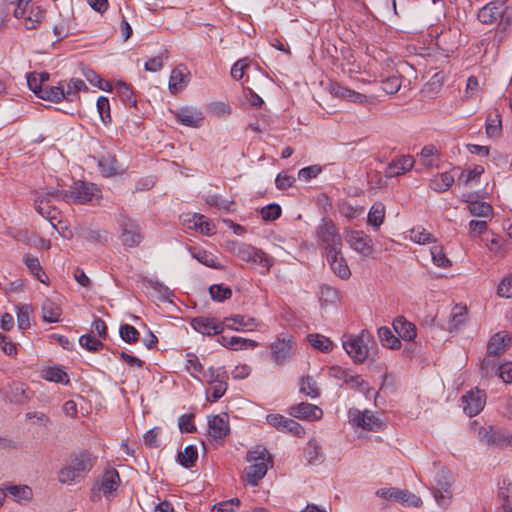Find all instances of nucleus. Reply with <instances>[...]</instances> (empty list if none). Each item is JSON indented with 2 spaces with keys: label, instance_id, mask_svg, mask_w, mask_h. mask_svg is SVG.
Segmentation results:
<instances>
[{
  "label": "nucleus",
  "instance_id": "obj_1",
  "mask_svg": "<svg viewBox=\"0 0 512 512\" xmlns=\"http://www.w3.org/2000/svg\"><path fill=\"white\" fill-rule=\"evenodd\" d=\"M477 18L482 24L498 25L494 41L499 45L504 38L506 29L512 23V6L502 0L491 1L479 9Z\"/></svg>",
  "mask_w": 512,
  "mask_h": 512
},
{
  "label": "nucleus",
  "instance_id": "obj_2",
  "mask_svg": "<svg viewBox=\"0 0 512 512\" xmlns=\"http://www.w3.org/2000/svg\"><path fill=\"white\" fill-rule=\"evenodd\" d=\"M95 462L96 457L87 450L71 454L66 464L58 472V481L67 485L80 481L92 470Z\"/></svg>",
  "mask_w": 512,
  "mask_h": 512
},
{
  "label": "nucleus",
  "instance_id": "obj_3",
  "mask_svg": "<svg viewBox=\"0 0 512 512\" xmlns=\"http://www.w3.org/2000/svg\"><path fill=\"white\" fill-rule=\"evenodd\" d=\"M246 460L251 463L244 470L246 482L256 486L267 474L268 467L272 466L271 456L266 448L256 447L248 452Z\"/></svg>",
  "mask_w": 512,
  "mask_h": 512
},
{
  "label": "nucleus",
  "instance_id": "obj_4",
  "mask_svg": "<svg viewBox=\"0 0 512 512\" xmlns=\"http://www.w3.org/2000/svg\"><path fill=\"white\" fill-rule=\"evenodd\" d=\"M318 245L326 254L340 253L343 248L342 237L336 224L330 218H322L316 227Z\"/></svg>",
  "mask_w": 512,
  "mask_h": 512
},
{
  "label": "nucleus",
  "instance_id": "obj_5",
  "mask_svg": "<svg viewBox=\"0 0 512 512\" xmlns=\"http://www.w3.org/2000/svg\"><path fill=\"white\" fill-rule=\"evenodd\" d=\"M373 341V336L368 330H362L356 336H349L343 341V348L353 359L354 363H363L369 354V344Z\"/></svg>",
  "mask_w": 512,
  "mask_h": 512
},
{
  "label": "nucleus",
  "instance_id": "obj_6",
  "mask_svg": "<svg viewBox=\"0 0 512 512\" xmlns=\"http://www.w3.org/2000/svg\"><path fill=\"white\" fill-rule=\"evenodd\" d=\"M100 190L93 183L76 181L69 190L64 191L63 200L67 203L85 204L99 198Z\"/></svg>",
  "mask_w": 512,
  "mask_h": 512
},
{
  "label": "nucleus",
  "instance_id": "obj_7",
  "mask_svg": "<svg viewBox=\"0 0 512 512\" xmlns=\"http://www.w3.org/2000/svg\"><path fill=\"white\" fill-rule=\"evenodd\" d=\"M512 337L507 331H500L493 335L487 345V357L482 363V370H486V374L489 370H495L497 363L493 359L503 353L511 343Z\"/></svg>",
  "mask_w": 512,
  "mask_h": 512
},
{
  "label": "nucleus",
  "instance_id": "obj_8",
  "mask_svg": "<svg viewBox=\"0 0 512 512\" xmlns=\"http://www.w3.org/2000/svg\"><path fill=\"white\" fill-rule=\"evenodd\" d=\"M121 243L126 248H134L140 245L143 240L141 228L137 221L121 215L118 220Z\"/></svg>",
  "mask_w": 512,
  "mask_h": 512
},
{
  "label": "nucleus",
  "instance_id": "obj_9",
  "mask_svg": "<svg viewBox=\"0 0 512 512\" xmlns=\"http://www.w3.org/2000/svg\"><path fill=\"white\" fill-rule=\"evenodd\" d=\"M270 349L273 361L278 365H283L294 356L296 342L291 335L283 333L278 335L276 340L271 343Z\"/></svg>",
  "mask_w": 512,
  "mask_h": 512
},
{
  "label": "nucleus",
  "instance_id": "obj_10",
  "mask_svg": "<svg viewBox=\"0 0 512 512\" xmlns=\"http://www.w3.org/2000/svg\"><path fill=\"white\" fill-rule=\"evenodd\" d=\"M433 496L437 504L446 507L452 498V487L449 471L442 467L434 477V486L432 488Z\"/></svg>",
  "mask_w": 512,
  "mask_h": 512
},
{
  "label": "nucleus",
  "instance_id": "obj_11",
  "mask_svg": "<svg viewBox=\"0 0 512 512\" xmlns=\"http://www.w3.org/2000/svg\"><path fill=\"white\" fill-rule=\"evenodd\" d=\"M345 240L352 250L364 258L372 257L374 243L369 235L360 230H350L345 233Z\"/></svg>",
  "mask_w": 512,
  "mask_h": 512
},
{
  "label": "nucleus",
  "instance_id": "obj_12",
  "mask_svg": "<svg viewBox=\"0 0 512 512\" xmlns=\"http://www.w3.org/2000/svg\"><path fill=\"white\" fill-rule=\"evenodd\" d=\"M378 497L384 499H391L395 502H399L404 506L419 507L422 504L420 497L416 496L408 490H402L399 488H380L376 491Z\"/></svg>",
  "mask_w": 512,
  "mask_h": 512
},
{
  "label": "nucleus",
  "instance_id": "obj_13",
  "mask_svg": "<svg viewBox=\"0 0 512 512\" xmlns=\"http://www.w3.org/2000/svg\"><path fill=\"white\" fill-rule=\"evenodd\" d=\"M330 376L343 380V382L347 384L351 389L363 392L367 396L368 393L372 390L369 384L363 380L360 375L350 374L347 370L341 367H331Z\"/></svg>",
  "mask_w": 512,
  "mask_h": 512
},
{
  "label": "nucleus",
  "instance_id": "obj_14",
  "mask_svg": "<svg viewBox=\"0 0 512 512\" xmlns=\"http://www.w3.org/2000/svg\"><path fill=\"white\" fill-rule=\"evenodd\" d=\"M463 411L469 417L479 414L486 403V394L478 388L470 390L462 396Z\"/></svg>",
  "mask_w": 512,
  "mask_h": 512
},
{
  "label": "nucleus",
  "instance_id": "obj_15",
  "mask_svg": "<svg viewBox=\"0 0 512 512\" xmlns=\"http://www.w3.org/2000/svg\"><path fill=\"white\" fill-rule=\"evenodd\" d=\"M480 440L488 445H494L497 447H512V435L503 431L500 428L489 427L479 433Z\"/></svg>",
  "mask_w": 512,
  "mask_h": 512
},
{
  "label": "nucleus",
  "instance_id": "obj_16",
  "mask_svg": "<svg viewBox=\"0 0 512 512\" xmlns=\"http://www.w3.org/2000/svg\"><path fill=\"white\" fill-rule=\"evenodd\" d=\"M329 92L336 98L343 99L352 103L367 104L371 99L367 95L351 90L338 82H333L329 85Z\"/></svg>",
  "mask_w": 512,
  "mask_h": 512
},
{
  "label": "nucleus",
  "instance_id": "obj_17",
  "mask_svg": "<svg viewBox=\"0 0 512 512\" xmlns=\"http://www.w3.org/2000/svg\"><path fill=\"white\" fill-rule=\"evenodd\" d=\"M352 420L358 427L373 432H379L385 426L384 422L369 410L363 412L356 410Z\"/></svg>",
  "mask_w": 512,
  "mask_h": 512
},
{
  "label": "nucleus",
  "instance_id": "obj_18",
  "mask_svg": "<svg viewBox=\"0 0 512 512\" xmlns=\"http://www.w3.org/2000/svg\"><path fill=\"white\" fill-rule=\"evenodd\" d=\"M191 326L203 335H219L224 330V323L209 317H196L191 321Z\"/></svg>",
  "mask_w": 512,
  "mask_h": 512
},
{
  "label": "nucleus",
  "instance_id": "obj_19",
  "mask_svg": "<svg viewBox=\"0 0 512 512\" xmlns=\"http://www.w3.org/2000/svg\"><path fill=\"white\" fill-rule=\"evenodd\" d=\"M208 432L214 439H222L230 432L228 417L224 415H214L208 418Z\"/></svg>",
  "mask_w": 512,
  "mask_h": 512
},
{
  "label": "nucleus",
  "instance_id": "obj_20",
  "mask_svg": "<svg viewBox=\"0 0 512 512\" xmlns=\"http://www.w3.org/2000/svg\"><path fill=\"white\" fill-rule=\"evenodd\" d=\"M326 259L335 275L341 279H348L351 276L350 268L342 254V250H340V253L326 254Z\"/></svg>",
  "mask_w": 512,
  "mask_h": 512
},
{
  "label": "nucleus",
  "instance_id": "obj_21",
  "mask_svg": "<svg viewBox=\"0 0 512 512\" xmlns=\"http://www.w3.org/2000/svg\"><path fill=\"white\" fill-rule=\"evenodd\" d=\"M119 483L120 476L117 470L114 468L107 469L102 475L99 490L103 492L106 498H110L118 489Z\"/></svg>",
  "mask_w": 512,
  "mask_h": 512
},
{
  "label": "nucleus",
  "instance_id": "obj_22",
  "mask_svg": "<svg viewBox=\"0 0 512 512\" xmlns=\"http://www.w3.org/2000/svg\"><path fill=\"white\" fill-rule=\"evenodd\" d=\"M290 414L295 418L316 420L321 418L322 410L313 404L302 402L290 408Z\"/></svg>",
  "mask_w": 512,
  "mask_h": 512
},
{
  "label": "nucleus",
  "instance_id": "obj_23",
  "mask_svg": "<svg viewBox=\"0 0 512 512\" xmlns=\"http://www.w3.org/2000/svg\"><path fill=\"white\" fill-rule=\"evenodd\" d=\"M34 208L39 215L49 220L53 227H55L53 221L57 219L59 211L58 209L50 204V199H45V195L34 196Z\"/></svg>",
  "mask_w": 512,
  "mask_h": 512
},
{
  "label": "nucleus",
  "instance_id": "obj_24",
  "mask_svg": "<svg viewBox=\"0 0 512 512\" xmlns=\"http://www.w3.org/2000/svg\"><path fill=\"white\" fill-rule=\"evenodd\" d=\"M462 200L468 203V210L471 215L482 218H490L493 215V207L483 201L472 200V194H464Z\"/></svg>",
  "mask_w": 512,
  "mask_h": 512
},
{
  "label": "nucleus",
  "instance_id": "obj_25",
  "mask_svg": "<svg viewBox=\"0 0 512 512\" xmlns=\"http://www.w3.org/2000/svg\"><path fill=\"white\" fill-rule=\"evenodd\" d=\"M209 372V383L213 385L212 389V395L211 399H209L212 402L218 401L226 392L227 390V383L225 379L227 378L226 373L222 372V375L220 373L215 372L214 368L211 367L208 370Z\"/></svg>",
  "mask_w": 512,
  "mask_h": 512
},
{
  "label": "nucleus",
  "instance_id": "obj_26",
  "mask_svg": "<svg viewBox=\"0 0 512 512\" xmlns=\"http://www.w3.org/2000/svg\"><path fill=\"white\" fill-rule=\"evenodd\" d=\"M189 82V72L186 67L179 65L175 67L170 75L169 90L172 94L181 91Z\"/></svg>",
  "mask_w": 512,
  "mask_h": 512
},
{
  "label": "nucleus",
  "instance_id": "obj_27",
  "mask_svg": "<svg viewBox=\"0 0 512 512\" xmlns=\"http://www.w3.org/2000/svg\"><path fill=\"white\" fill-rule=\"evenodd\" d=\"M204 116L200 110L191 109L188 107L181 108L176 114V120L182 125L188 127H200L203 122Z\"/></svg>",
  "mask_w": 512,
  "mask_h": 512
},
{
  "label": "nucleus",
  "instance_id": "obj_28",
  "mask_svg": "<svg viewBox=\"0 0 512 512\" xmlns=\"http://www.w3.org/2000/svg\"><path fill=\"white\" fill-rule=\"evenodd\" d=\"M414 159L410 155L402 156L396 160H393L386 168V177H397L411 170L414 166Z\"/></svg>",
  "mask_w": 512,
  "mask_h": 512
},
{
  "label": "nucleus",
  "instance_id": "obj_29",
  "mask_svg": "<svg viewBox=\"0 0 512 512\" xmlns=\"http://www.w3.org/2000/svg\"><path fill=\"white\" fill-rule=\"evenodd\" d=\"M393 329L398 334V338H401L405 341H412L417 335L416 326L413 323L407 321L403 316H398L395 318L393 321Z\"/></svg>",
  "mask_w": 512,
  "mask_h": 512
},
{
  "label": "nucleus",
  "instance_id": "obj_30",
  "mask_svg": "<svg viewBox=\"0 0 512 512\" xmlns=\"http://www.w3.org/2000/svg\"><path fill=\"white\" fill-rule=\"evenodd\" d=\"M98 166L105 177L115 176L123 170L116 157L111 154L102 155L98 160Z\"/></svg>",
  "mask_w": 512,
  "mask_h": 512
},
{
  "label": "nucleus",
  "instance_id": "obj_31",
  "mask_svg": "<svg viewBox=\"0 0 512 512\" xmlns=\"http://www.w3.org/2000/svg\"><path fill=\"white\" fill-rule=\"evenodd\" d=\"M88 87L82 79L71 78L69 81H64V94L65 100L73 102L79 100V93L81 91H87Z\"/></svg>",
  "mask_w": 512,
  "mask_h": 512
},
{
  "label": "nucleus",
  "instance_id": "obj_32",
  "mask_svg": "<svg viewBox=\"0 0 512 512\" xmlns=\"http://www.w3.org/2000/svg\"><path fill=\"white\" fill-rule=\"evenodd\" d=\"M45 17V11L41 9L39 6H33L29 3V7L26 10L23 19V24L26 29L31 30L35 29Z\"/></svg>",
  "mask_w": 512,
  "mask_h": 512
},
{
  "label": "nucleus",
  "instance_id": "obj_33",
  "mask_svg": "<svg viewBox=\"0 0 512 512\" xmlns=\"http://www.w3.org/2000/svg\"><path fill=\"white\" fill-rule=\"evenodd\" d=\"M454 182L455 178L450 172H443L430 180L429 187L437 193H443L448 191Z\"/></svg>",
  "mask_w": 512,
  "mask_h": 512
},
{
  "label": "nucleus",
  "instance_id": "obj_34",
  "mask_svg": "<svg viewBox=\"0 0 512 512\" xmlns=\"http://www.w3.org/2000/svg\"><path fill=\"white\" fill-rule=\"evenodd\" d=\"M303 454L309 464L317 465L323 462L324 454L321 447L315 439L308 441L304 447Z\"/></svg>",
  "mask_w": 512,
  "mask_h": 512
},
{
  "label": "nucleus",
  "instance_id": "obj_35",
  "mask_svg": "<svg viewBox=\"0 0 512 512\" xmlns=\"http://www.w3.org/2000/svg\"><path fill=\"white\" fill-rule=\"evenodd\" d=\"M39 98L56 103L65 100L64 81H60L57 86L45 85L40 90Z\"/></svg>",
  "mask_w": 512,
  "mask_h": 512
},
{
  "label": "nucleus",
  "instance_id": "obj_36",
  "mask_svg": "<svg viewBox=\"0 0 512 512\" xmlns=\"http://www.w3.org/2000/svg\"><path fill=\"white\" fill-rule=\"evenodd\" d=\"M23 261L31 272V274L41 283H47L48 276L43 271L40 261L37 257L27 254L24 256Z\"/></svg>",
  "mask_w": 512,
  "mask_h": 512
},
{
  "label": "nucleus",
  "instance_id": "obj_37",
  "mask_svg": "<svg viewBox=\"0 0 512 512\" xmlns=\"http://www.w3.org/2000/svg\"><path fill=\"white\" fill-rule=\"evenodd\" d=\"M41 377L49 382L68 385L70 382L68 374L59 367H47L41 371Z\"/></svg>",
  "mask_w": 512,
  "mask_h": 512
},
{
  "label": "nucleus",
  "instance_id": "obj_38",
  "mask_svg": "<svg viewBox=\"0 0 512 512\" xmlns=\"http://www.w3.org/2000/svg\"><path fill=\"white\" fill-rule=\"evenodd\" d=\"M445 75L443 72L435 73L430 80L424 85L422 93L425 96L433 97L438 94L443 86Z\"/></svg>",
  "mask_w": 512,
  "mask_h": 512
},
{
  "label": "nucleus",
  "instance_id": "obj_39",
  "mask_svg": "<svg viewBox=\"0 0 512 512\" xmlns=\"http://www.w3.org/2000/svg\"><path fill=\"white\" fill-rule=\"evenodd\" d=\"M377 334L383 346L393 350L399 349L401 347L400 339L393 334L390 328L386 326L380 327Z\"/></svg>",
  "mask_w": 512,
  "mask_h": 512
},
{
  "label": "nucleus",
  "instance_id": "obj_40",
  "mask_svg": "<svg viewBox=\"0 0 512 512\" xmlns=\"http://www.w3.org/2000/svg\"><path fill=\"white\" fill-rule=\"evenodd\" d=\"M62 310L56 303L46 300L42 305V318L45 322L55 323L60 321Z\"/></svg>",
  "mask_w": 512,
  "mask_h": 512
},
{
  "label": "nucleus",
  "instance_id": "obj_41",
  "mask_svg": "<svg viewBox=\"0 0 512 512\" xmlns=\"http://www.w3.org/2000/svg\"><path fill=\"white\" fill-rule=\"evenodd\" d=\"M225 322H233L234 324H237L240 328V331L246 330V331H253L255 330L259 323L254 317L236 314L232 315L230 317L225 318Z\"/></svg>",
  "mask_w": 512,
  "mask_h": 512
},
{
  "label": "nucleus",
  "instance_id": "obj_42",
  "mask_svg": "<svg viewBox=\"0 0 512 512\" xmlns=\"http://www.w3.org/2000/svg\"><path fill=\"white\" fill-rule=\"evenodd\" d=\"M385 218V206L381 202H376L369 210L367 222L375 228H379Z\"/></svg>",
  "mask_w": 512,
  "mask_h": 512
},
{
  "label": "nucleus",
  "instance_id": "obj_43",
  "mask_svg": "<svg viewBox=\"0 0 512 512\" xmlns=\"http://www.w3.org/2000/svg\"><path fill=\"white\" fill-rule=\"evenodd\" d=\"M299 391L310 398H317L320 396V389L317 382L312 376L302 377L299 383Z\"/></svg>",
  "mask_w": 512,
  "mask_h": 512
},
{
  "label": "nucleus",
  "instance_id": "obj_44",
  "mask_svg": "<svg viewBox=\"0 0 512 512\" xmlns=\"http://www.w3.org/2000/svg\"><path fill=\"white\" fill-rule=\"evenodd\" d=\"M192 257L207 267L215 269L223 268L222 265L218 262L217 257L205 250L199 249L192 252Z\"/></svg>",
  "mask_w": 512,
  "mask_h": 512
},
{
  "label": "nucleus",
  "instance_id": "obj_45",
  "mask_svg": "<svg viewBox=\"0 0 512 512\" xmlns=\"http://www.w3.org/2000/svg\"><path fill=\"white\" fill-rule=\"evenodd\" d=\"M197 459L198 451L197 448L193 445L185 447V449L182 452L178 453V461L185 468H190L194 466Z\"/></svg>",
  "mask_w": 512,
  "mask_h": 512
},
{
  "label": "nucleus",
  "instance_id": "obj_46",
  "mask_svg": "<svg viewBox=\"0 0 512 512\" xmlns=\"http://www.w3.org/2000/svg\"><path fill=\"white\" fill-rule=\"evenodd\" d=\"M8 494L17 502L30 500L32 490L27 485H10L6 488Z\"/></svg>",
  "mask_w": 512,
  "mask_h": 512
},
{
  "label": "nucleus",
  "instance_id": "obj_47",
  "mask_svg": "<svg viewBox=\"0 0 512 512\" xmlns=\"http://www.w3.org/2000/svg\"><path fill=\"white\" fill-rule=\"evenodd\" d=\"M483 173L484 167L481 165H475L473 168H469L461 172L458 177V183H463L465 186H468L472 182H476Z\"/></svg>",
  "mask_w": 512,
  "mask_h": 512
},
{
  "label": "nucleus",
  "instance_id": "obj_48",
  "mask_svg": "<svg viewBox=\"0 0 512 512\" xmlns=\"http://www.w3.org/2000/svg\"><path fill=\"white\" fill-rule=\"evenodd\" d=\"M307 340L315 349L327 353L332 350L333 344L329 338L320 334H309Z\"/></svg>",
  "mask_w": 512,
  "mask_h": 512
},
{
  "label": "nucleus",
  "instance_id": "obj_49",
  "mask_svg": "<svg viewBox=\"0 0 512 512\" xmlns=\"http://www.w3.org/2000/svg\"><path fill=\"white\" fill-rule=\"evenodd\" d=\"M7 11L12 10L15 18L24 17L31 0H4Z\"/></svg>",
  "mask_w": 512,
  "mask_h": 512
},
{
  "label": "nucleus",
  "instance_id": "obj_50",
  "mask_svg": "<svg viewBox=\"0 0 512 512\" xmlns=\"http://www.w3.org/2000/svg\"><path fill=\"white\" fill-rule=\"evenodd\" d=\"M192 223L193 227L203 234L211 235L214 233L215 226L204 215L195 214Z\"/></svg>",
  "mask_w": 512,
  "mask_h": 512
},
{
  "label": "nucleus",
  "instance_id": "obj_51",
  "mask_svg": "<svg viewBox=\"0 0 512 512\" xmlns=\"http://www.w3.org/2000/svg\"><path fill=\"white\" fill-rule=\"evenodd\" d=\"M209 292L212 299L218 302L227 300L232 296V290L229 287L223 286L221 284L211 285Z\"/></svg>",
  "mask_w": 512,
  "mask_h": 512
},
{
  "label": "nucleus",
  "instance_id": "obj_52",
  "mask_svg": "<svg viewBox=\"0 0 512 512\" xmlns=\"http://www.w3.org/2000/svg\"><path fill=\"white\" fill-rule=\"evenodd\" d=\"M120 337L123 341L129 344H134L139 340L138 330L129 324H123L119 329Z\"/></svg>",
  "mask_w": 512,
  "mask_h": 512
},
{
  "label": "nucleus",
  "instance_id": "obj_53",
  "mask_svg": "<svg viewBox=\"0 0 512 512\" xmlns=\"http://www.w3.org/2000/svg\"><path fill=\"white\" fill-rule=\"evenodd\" d=\"M230 343V349L232 350L254 349L259 345L258 342L255 340L237 336L230 337Z\"/></svg>",
  "mask_w": 512,
  "mask_h": 512
},
{
  "label": "nucleus",
  "instance_id": "obj_54",
  "mask_svg": "<svg viewBox=\"0 0 512 512\" xmlns=\"http://www.w3.org/2000/svg\"><path fill=\"white\" fill-rule=\"evenodd\" d=\"M410 238L418 244L430 243L433 240L431 233L427 232L423 227H414L410 231Z\"/></svg>",
  "mask_w": 512,
  "mask_h": 512
},
{
  "label": "nucleus",
  "instance_id": "obj_55",
  "mask_svg": "<svg viewBox=\"0 0 512 512\" xmlns=\"http://www.w3.org/2000/svg\"><path fill=\"white\" fill-rule=\"evenodd\" d=\"M281 212V207L276 203H272L263 207L260 211V214L264 221L270 222L278 219L281 215Z\"/></svg>",
  "mask_w": 512,
  "mask_h": 512
},
{
  "label": "nucleus",
  "instance_id": "obj_56",
  "mask_svg": "<svg viewBox=\"0 0 512 512\" xmlns=\"http://www.w3.org/2000/svg\"><path fill=\"white\" fill-rule=\"evenodd\" d=\"M118 93L122 99V101L127 105H136V98L134 96V92L129 85L124 82H119L117 84Z\"/></svg>",
  "mask_w": 512,
  "mask_h": 512
},
{
  "label": "nucleus",
  "instance_id": "obj_57",
  "mask_svg": "<svg viewBox=\"0 0 512 512\" xmlns=\"http://www.w3.org/2000/svg\"><path fill=\"white\" fill-rule=\"evenodd\" d=\"M97 111L104 124L111 121L110 104L108 98L100 96L97 100Z\"/></svg>",
  "mask_w": 512,
  "mask_h": 512
},
{
  "label": "nucleus",
  "instance_id": "obj_58",
  "mask_svg": "<svg viewBox=\"0 0 512 512\" xmlns=\"http://www.w3.org/2000/svg\"><path fill=\"white\" fill-rule=\"evenodd\" d=\"M431 256L433 263L442 268H447L451 266V261L446 257V255L443 253L442 247L440 246H433L431 248Z\"/></svg>",
  "mask_w": 512,
  "mask_h": 512
},
{
  "label": "nucleus",
  "instance_id": "obj_59",
  "mask_svg": "<svg viewBox=\"0 0 512 512\" xmlns=\"http://www.w3.org/2000/svg\"><path fill=\"white\" fill-rule=\"evenodd\" d=\"M81 346L85 347L88 351H98L103 347V343L90 334L82 335L79 338Z\"/></svg>",
  "mask_w": 512,
  "mask_h": 512
},
{
  "label": "nucleus",
  "instance_id": "obj_60",
  "mask_svg": "<svg viewBox=\"0 0 512 512\" xmlns=\"http://www.w3.org/2000/svg\"><path fill=\"white\" fill-rule=\"evenodd\" d=\"M252 262L268 270L273 266L274 259L263 250L256 248Z\"/></svg>",
  "mask_w": 512,
  "mask_h": 512
},
{
  "label": "nucleus",
  "instance_id": "obj_61",
  "mask_svg": "<svg viewBox=\"0 0 512 512\" xmlns=\"http://www.w3.org/2000/svg\"><path fill=\"white\" fill-rule=\"evenodd\" d=\"M401 88V79L398 76L388 77L382 82V89L387 94H395Z\"/></svg>",
  "mask_w": 512,
  "mask_h": 512
},
{
  "label": "nucleus",
  "instance_id": "obj_62",
  "mask_svg": "<svg viewBox=\"0 0 512 512\" xmlns=\"http://www.w3.org/2000/svg\"><path fill=\"white\" fill-rule=\"evenodd\" d=\"M322 171L320 165H311L308 167H304L299 170L298 178L303 181H309L315 177H317Z\"/></svg>",
  "mask_w": 512,
  "mask_h": 512
},
{
  "label": "nucleus",
  "instance_id": "obj_63",
  "mask_svg": "<svg viewBox=\"0 0 512 512\" xmlns=\"http://www.w3.org/2000/svg\"><path fill=\"white\" fill-rule=\"evenodd\" d=\"M497 294L500 297H512V274L501 281L497 289Z\"/></svg>",
  "mask_w": 512,
  "mask_h": 512
},
{
  "label": "nucleus",
  "instance_id": "obj_64",
  "mask_svg": "<svg viewBox=\"0 0 512 512\" xmlns=\"http://www.w3.org/2000/svg\"><path fill=\"white\" fill-rule=\"evenodd\" d=\"M496 371L504 383H512V362L498 365Z\"/></svg>",
  "mask_w": 512,
  "mask_h": 512
}]
</instances>
